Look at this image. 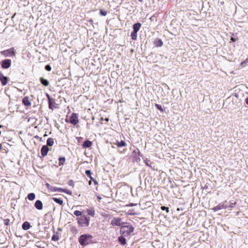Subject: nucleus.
Returning <instances> with one entry per match:
<instances>
[{
  "mask_svg": "<svg viewBox=\"0 0 248 248\" xmlns=\"http://www.w3.org/2000/svg\"><path fill=\"white\" fill-rule=\"evenodd\" d=\"M70 122L72 124L74 125H76L78 123V116L77 114L74 113L72 114L70 117Z\"/></svg>",
  "mask_w": 248,
  "mask_h": 248,
  "instance_id": "nucleus-6",
  "label": "nucleus"
},
{
  "mask_svg": "<svg viewBox=\"0 0 248 248\" xmlns=\"http://www.w3.org/2000/svg\"><path fill=\"white\" fill-rule=\"evenodd\" d=\"M1 127H2V125H0V128H1Z\"/></svg>",
  "mask_w": 248,
  "mask_h": 248,
  "instance_id": "nucleus-50",
  "label": "nucleus"
},
{
  "mask_svg": "<svg viewBox=\"0 0 248 248\" xmlns=\"http://www.w3.org/2000/svg\"><path fill=\"white\" fill-rule=\"evenodd\" d=\"M74 214L76 216H79L81 215V212L80 211H78V210L75 211L74 212Z\"/></svg>",
  "mask_w": 248,
  "mask_h": 248,
  "instance_id": "nucleus-31",
  "label": "nucleus"
},
{
  "mask_svg": "<svg viewBox=\"0 0 248 248\" xmlns=\"http://www.w3.org/2000/svg\"><path fill=\"white\" fill-rule=\"evenodd\" d=\"M22 102L24 105L27 107L30 106L31 105V103L29 100V97L28 96H26L23 99Z\"/></svg>",
  "mask_w": 248,
  "mask_h": 248,
  "instance_id": "nucleus-12",
  "label": "nucleus"
},
{
  "mask_svg": "<svg viewBox=\"0 0 248 248\" xmlns=\"http://www.w3.org/2000/svg\"><path fill=\"white\" fill-rule=\"evenodd\" d=\"M45 69L48 71H50L51 70V67L49 65H46L45 66Z\"/></svg>",
  "mask_w": 248,
  "mask_h": 248,
  "instance_id": "nucleus-34",
  "label": "nucleus"
},
{
  "mask_svg": "<svg viewBox=\"0 0 248 248\" xmlns=\"http://www.w3.org/2000/svg\"><path fill=\"white\" fill-rule=\"evenodd\" d=\"M231 40L233 42L235 41V39L232 37L231 38Z\"/></svg>",
  "mask_w": 248,
  "mask_h": 248,
  "instance_id": "nucleus-46",
  "label": "nucleus"
},
{
  "mask_svg": "<svg viewBox=\"0 0 248 248\" xmlns=\"http://www.w3.org/2000/svg\"><path fill=\"white\" fill-rule=\"evenodd\" d=\"M8 78L7 77L4 76L3 74L0 72V81L3 86H5L7 83Z\"/></svg>",
  "mask_w": 248,
  "mask_h": 248,
  "instance_id": "nucleus-9",
  "label": "nucleus"
},
{
  "mask_svg": "<svg viewBox=\"0 0 248 248\" xmlns=\"http://www.w3.org/2000/svg\"><path fill=\"white\" fill-rule=\"evenodd\" d=\"M47 145L48 146H52L54 144V139L52 138H48L47 140Z\"/></svg>",
  "mask_w": 248,
  "mask_h": 248,
  "instance_id": "nucleus-20",
  "label": "nucleus"
},
{
  "mask_svg": "<svg viewBox=\"0 0 248 248\" xmlns=\"http://www.w3.org/2000/svg\"><path fill=\"white\" fill-rule=\"evenodd\" d=\"M59 239L60 238L58 234H54L51 238L52 240L55 241H58Z\"/></svg>",
  "mask_w": 248,
  "mask_h": 248,
  "instance_id": "nucleus-28",
  "label": "nucleus"
},
{
  "mask_svg": "<svg viewBox=\"0 0 248 248\" xmlns=\"http://www.w3.org/2000/svg\"><path fill=\"white\" fill-rule=\"evenodd\" d=\"M147 165H148V163L146 162Z\"/></svg>",
  "mask_w": 248,
  "mask_h": 248,
  "instance_id": "nucleus-51",
  "label": "nucleus"
},
{
  "mask_svg": "<svg viewBox=\"0 0 248 248\" xmlns=\"http://www.w3.org/2000/svg\"><path fill=\"white\" fill-rule=\"evenodd\" d=\"M107 13L106 11H103V10H100V14L101 15V16H106Z\"/></svg>",
  "mask_w": 248,
  "mask_h": 248,
  "instance_id": "nucleus-32",
  "label": "nucleus"
},
{
  "mask_svg": "<svg viewBox=\"0 0 248 248\" xmlns=\"http://www.w3.org/2000/svg\"><path fill=\"white\" fill-rule=\"evenodd\" d=\"M93 236L89 234L81 235L78 239L81 246H86L92 243Z\"/></svg>",
  "mask_w": 248,
  "mask_h": 248,
  "instance_id": "nucleus-1",
  "label": "nucleus"
},
{
  "mask_svg": "<svg viewBox=\"0 0 248 248\" xmlns=\"http://www.w3.org/2000/svg\"><path fill=\"white\" fill-rule=\"evenodd\" d=\"M137 32H136V31H133L131 33V36L132 39L133 40H136V39H137Z\"/></svg>",
  "mask_w": 248,
  "mask_h": 248,
  "instance_id": "nucleus-26",
  "label": "nucleus"
},
{
  "mask_svg": "<svg viewBox=\"0 0 248 248\" xmlns=\"http://www.w3.org/2000/svg\"><path fill=\"white\" fill-rule=\"evenodd\" d=\"M90 217L85 216H81L78 219V223L81 227H87L89 225Z\"/></svg>",
  "mask_w": 248,
  "mask_h": 248,
  "instance_id": "nucleus-3",
  "label": "nucleus"
},
{
  "mask_svg": "<svg viewBox=\"0 0 248 248\" xmlns=\"http://www.w3.org/2000/svg\"><path fill=\"white\" fill-rule=\"evenodd\" d=\"M87 212L88 213V214L89 215L92 216V217H93L95 214L94 211L93 209H88L87 210Z\"/></svg>",
  "mask_w": 248,
  "mask_h": 248,
  "instance_id": "nucleus-25",
  "label": "nucleus"
},
{
  "mask_svg": "<svg viewBox=\"0 0 248 248\" xmlns=\"http://www.w3.org/2000/svg\"><path fill=\"white\" fill-rule=\"evenodd\" d=\"M49 191H51V192L58 191V192H61V191H63V190H62V188H58V187H56L55 186H51Z\"/></svg>",
  "mask_w": 248,
  "mask_h": 248,
  "instance_id": "nucleus-16",
  "label": "nucleus"
},
{
  "mask_svg": "<svg viewBox=\"0 0 248 248\" xmlns=\"http://www.w3.org/2000/svg\"><path fill=\"white\" fill-rule=\"evenodd\" d=\"M40 80L41 83L44 86H47L49 85V81L43 78H41Z\"/></svg>",
  "mask_w": 248,
  "mask_h": 248,
  "instance_id": "nucleus-17",
  "label": "nucleus"
},
{
  "mask_svg": "<svg viewBox=\"0 0 248 248\" xmlns=\"http://www.w3.org/2000/svg\"><path fill=\"white\" fill-rule=\"evenodd\" d=\"M2 149V145L1 144H0V151Z\"/></svg>",
  "mask_w": 248,
  "mask_h": 248,
  "instance_id": "nucleus-48",
  "label": "nucleus"
},
{
  "mask_svg": "<svg viewBox=\"0 0 248 248\" xmlns=\"http://www.w3.org/2000/svg\"><path fill=\"white\" fill-rule=\"evenodd\" d=\"M11 61L9 59H6L1 62V67L4 69H7L11 66Z\"/></svg>",
  "mask_w": 248,
  "mask_h": 248,
  "instance_id": "nucleus-7",
  "label": "nucleus"
},
{
  "mask_svg": "<svg viewBox=\"0 0 248 248\" xmlns=\"http://www.w3.org/2000/svg\"><path fill=\"white\" fill-rule=\"evenodd\" d=\"M155 44L157 46H161L163 45V42L160 39H157L155 41Z\"/></svg>",
  "mask_w": 248,
  "mask_h": 248,
  "instance_id": "nucleus-23",
  "label": "nucleus"
},
{
  "mask_svg": "<svg viewBox=\"0 0 248 248\" xmlns=\"http://www.w3.org/2000/svg\"><path fill=\"white\" fill-rule=\"evenodd\" d=\"M89 185H91V181H89Z\"/></svg>",
  "mask_w": 248,
  "mask_h": 248,
  "instance_id": "nucleus-49",
  "label": "nucleus"
},
{
  "mask_svg": "<svg viewBox=\"0 0 248 248\" xmlns=\"http://www.w3.org/2000/svg\"><path fill=\"white\" fill-rule=\"evenodd\" d=\"M52 200L55 202L56 203L62 205L63 204V201L60 199L56 198H52Z\"/></svg>",
  "mask_w": 248,
  "mask_h": 248,
  "instance_id": "nucleus-19",
  "label": "nucleus"
},
{
  "mask_svg": "<svg viewBox=\"0 0 248 248\" xmlns=\"http://www.w3.org/2000/svg\"><path fill=\"white\" fill-rule=\"evenodd\" d=\"M134 229L131 225L124 226L121 227L120 232L124 236H128L133 232Z\"/></svg>",
  "mask_w": 248,
  "mask_h": 248,
  "instance_id": "nucleus-2",
  "label": "nucleus"
},
{
  "mask_svg": "<svg viewBox=\"0 0 248 248\" xmlns=\"http://www.w3.org/2000/svg\"><path fill=\"white\" fill-rule=\"evenodd\" d=\"M155 107L158 109H159V110H160L161 111L163 112L164 109L163 108H162V106L159 104H155Z\"/></svg>",
  "mask_w": 248,
  "mask_h": 248,
  "instance_id": "nucleus-29",
  "label": "nucleus"
},
{
  "mask_svg": "<svg viewBox=\"0 0 248 248\" xmlns=\"http://www.w3.org/2000/svg\"><path fill=\"white\" fill-rule=\"evenodd\" d=\"M137 205V204H136V203L134 204L133 203H131L130 204L126 205V206H128V207H131V206H136Z\"/></svg>",
  "mask_w": 248,
  "mask_h": 248,
  "instance_id": "nucleus-37",
  "label": "nucleus"
},
{
  "mask_svg": "<svg viewBox=\"0 0 248 248\" xmlns=\"http://www.w3.org/2000/svg\"><path fill=\"white\" fill-rule=\"evenodd\" d=\"M68 185L69 186H73V181L72 180H70L68 182Z\"/></svg>",
  "mask_w": 248,
  "mask_h": 248,
  "instance_id": "nucleus-39",
  "label": "nucleus"
},
{
  "mask_svg": "<svg viewBox=\"0 0 248 248\" xmlns=\"http://www.w3.org/2000/svg\"><path fill=\"white\" fill-rule=\"evenodd\" d=\"M133 153L138 154V155H140V151L139 150H137V151L134 150L133 151Z\"/></svg>",
  "mask_w": 248,
  "mask_h": 248,
  "instance_id": "nucleus-41",
  "label": "nucleus"
},
{
  "mask_svg": "<svg viewBox=\"0 0 248 248\" xmlns=\"http://www.w3.org/2000/svg\"><path fill=\"white\" fill-rule=\"evenodd\" d=\"M48 148L47 145H44L42 146L41 150V155L43 156H45L47 155L48 151Z\"/></svg>",
  "mask_w": 248,
  "mask_h": 248,
  "instance_id": "nucleus-10",
  "label": "nucleus"
},
{
  "mask_svg": "<svg viewBox=\"0 0 248 248\" xmlns=\"http://www.w3.org/2000/svg\"><path fill=\"white\" fill-rule=\"evenodd\" d=\"M62 190L63 191H61V192H64L70 195H71L72 194V192L70 190L64 189L63 188H62Z\"/></svg>",
  "mask_w": 248,
  "mask_h": 248,
  "instance_id": "nucleus-27",
  "label": "nucleus"
},
{
  "mask_svg": "<svg viewBox=\"0 0 248 248\" xmlns=\"http://www.w3.org/2000/svg\"><path fill=\"white\" fill-rule=\"evenodd\" d=\"M35 207L38 210H42L43 208V203L40 200H37L35 203Z\"/></svg>",
  "mask_w": 248,
  "mask_h": 248,
  "instance_id": "nucleus-11",
  "label": "nucleus"
},
{
  "mask_svg": "<svg viewBox=\"0 0 248 248\" xmlns=\"http://www.w3.org/2000/svg\"><path fill=\"white\" fill-rule=\"evenodd\" d=\"M116 145L119 147H121L123 146H125L126 145V143L123 140L121 141H117Z\"/></svg>",
  "mask_w": 248,
  "mask_h": 248,
  "instance_id": "nucleus-18",
  "label": "nucleus"
},
{
  "mask_svg": "<svg viewBox=\"0 0 248 248\" xmlns=\"http://www.w3.org/2000/svg\"><path fill=\"white\" fill-rule=\"evenodd\" d=\"M35 195L34 193H31L28 194V198L29 200L32 201L35 199Z\"/></svg>",
  "mask_w": 248,
  "mask_h": 248,
  "instance_id": "nucleus-22",
  "label": "nucleus"
},
{
  "mask_svg": "<svg viewBox=\"0 0 248 248\" xmlns=\"http://www.w3.org/2000/svg\"><path fill=\"white\" fill-rule=\"evenodd\" d=\"M92 145V142L90 140H87L83 142L82 146L83 148H89L91 147Z\"/></svg>",
  "mask_w": 248,
  "mask_h": 248,
  "instance_id": "nucleus-14",
  "label": "nucleus"
},
{
  "mask_svg": "<svg viewBox=\"0 0 248 248\" xmlns=\"http://www.w3.org/2000/svg\"><path fill=\"white\" fill-rule=\"evenodd\" d=\"M227 208H228V206L225 204V202H224L222 203H219L218 205L214 207L212 209L214 211L216 212V211H217L222 209H226Z\"/></svg>",
  "mask_w": 248,
  "mask_h": 248,
  "instance_id": "nucleus-8",
  "label": "nucleus"
},
{
  "mask_svg": "<svg viewBox=\"0 0 248 248\" xmlns=\"http://www.w3.org/2000/svg\"><path fill=\"white\" fill-rule=\"evenodd\" d=\"M161 210H166V212H167V213H168V212H169V208H168V207H165V206H161Z\"/></svg>",
  "mask_w": 248,
  "mask_h": 248,
  "instance_id": "nucleus-35",
  "label": "nucleus"
},
{
  "mask_svg": "<svg viewBox=\"0 0 248 248\" xmlns=\"http://www.w3.org/2000/svg\"><path fill=\"white\" fill-rule=\"evenodd\" d=\"M46 187H47V188L49 190L50 189V187H51V186L48 183H46Z\"/></svg>",
  "mask_w": 248,
  "mask_h": 248,
  "instance_id": "nucleus-38",
  "label": "nucleus"
},
{
  "mask_svg": "<svg viewBox=\"0 0 248 248\" xmlns=\"http://www.w3.org/2000/svg\"><path fill=\"white\" fill-rule=\"evenodd\" d=\"M47 97L48 98V99H49V108H51V103H50V101L49 96H48V94L47 95Z\"/></svg>",
  "mask_w": 248,
  "mask_h": 248,
  "instance_id": "nucleus-42",
  "label": "nucleus"
},
{
  "mask_svg": "<svg viewBox=\"0 0 248 248\" xmlns=\"http://www.w3.org/2000/svg\"><path fill=\"white\" fill-rule=\"evenodd\" d=\"M72 231H73V232H77V230L74 227L72 228Z\"/></svg>",
  "mask_w": 248,
  "mask_h": 248,
  "instance_id": "nucleus-40",
  "label": "nucleus"
},
{
  "mask_svg": "<svg viewBox=\"0 0 248 248\" xmlns=\"http://www.w3.org/2000/svg\"><path fill=\"white\" fill-rule=\"evenodd\" d=\"M140 27H141V24L140 23H137L134 24L133 31L138 32L139 31Z\"/></svg>",
  "mask_w": 248,
  "mask_h": 248,
  "instance_id": "nucleus-15",
  "label": "nucleus"
},
{
  "mask_svg": "<svg viewBox=\"0 0 248 248\" xmlns=\"http://www.w3.org/2000/svg\"><path fill=\"white\" fill-rule=\"evenodd\" d=\"M22 227L24 230H28L31 227V226L29 222L25 221L22 224Z\"/></svg>",
  "mask_w": 248,
  "mask_h": 248,
  "instance_id": "nucleus-13",
  "label": "nucleus"
},
{
  "mask_svg": "<svg viewBox=\"0 0 248 248\" xmlns=\"http://www.w3.org/2000/svg\"><path fill=\"white\" fill-rule=\"evenodd\" d=\"M111 224L113 226H120L124 223L122 222V219L119 217H114L111 221Z\"/></svg>",
  "mask_w": 248,
  "mask_h": 248,
  "instance_id": "nucleus-5",
  "label": "nucleus"
},
{
  "mask_svg": "<svg viewBox=\"0 0 248 248\" xmlns=\"http://www.w3.org/2000/svg\"><path fill=\"white\" fill-rule=\"evenodd\" d=\"M85 173L91 179H93V178L91 176V172L90 170H86L85 171Z\"/></svg>",
  "mask_w": 248,
  "mask_h": 248,
  "instance_id": "nucleus-30",
  "label": "nucleus"
},
{
  "mask_svg": "<svg viewBox=\"0 0 248 248\" xmlns=\"http://www.w3.org/2000/svg\"><path fill=\"white\" fill-rule=\"evenodd\" d=\"M10 219H4V223L5 225H8L9 224Z\"/></svg>",
  "mask_w": 248,
  "mask_h": 248,
  "instance_id": "nucleus-33",
  "label": "nucleus"
},
{
  "mask_svg": "<svg viewBox=\"0 0 248 248\" xmlns=\"http://www.w3.org/2000/svg\"><path fill=\"white\" fill-rule=\"evenodd\" d=\"M0 53L5 57H9L12 55H15V49L14 47L3 51H1L0 52Z\"/></svg>",
  "mask_w": 248,
  "mask_h": 248,
  "instance_id": "nucleus-4",
  "label": "nucleus"
},
{
  "mask_svg": "<svg viewBox=\"0 0 248 248\" xmlns=\"http://www.w3.org/2000/svg\"><path fill=\"white\" fill-rule=\"evenodd\" d=\"M244 62H248V58L244 62L241 63V64H243Z\"/></svg>",
  "mask_w": 248,
  "mask_h": 248,
  "instance_id": "nucleus-44",
  "label": "nucleus"
},
{
  "mask_svg": "<svg viewBox=\"0 0 248 248\" xmlns=\"http://www.w3.org/2000/svg\"><path fill=\"white\" fill-rule=\"evenodd\" d=\"M119 241L123 245L126 244L125 239L122 236L119 237Z\"/></svg>",
  "mask_w": 248,
  "mask_h": 248,
  "instance_id": "nucleus-21",
  "label": "nucleus"
},
{
  "mask_svg": "<svg viewBox=\"0 0 248 248\" xmlns=\"http://www.w3.org/2000/svg\"><path fill=\"white\" fill-rule=\"evenodd\" d=\"M97 199H98L99 200H101V197H100V196H97Z\"/></svg>",
  "mask_w": 248,
  "mask_h": 248,
  "instance_id": "nucleus-47",
  "label": "nucleus"
},
{
  "mask_svg": "<svg viewBox=\"0 0 248 248\" xmlns=\"http://www.w3.org/2000/svg\"><path fill=\"white\" fill-rule=\"evenodd\" d=\"M235 204H236V202H232L230 203V205L229 206H228V207L233 208L234 207Z\"/></svg>",
  "mask_w": 248,
  "mask_h": 248,
  "instance_id": "nucleus-36",
  "label": "nucleus"
},
{
  "mask_svg": "<svg viewBox=\"0 0 248 248\" xmlns=\"http://www.w3.org/2000/svg\"><path fill=\"white\" fill-rule=\"evenodd\" d=\"M246 103L248 105V98H247L246 99Z\"/></svg>",
  "mask_w": 248,
  "mask_h": 248,
  "instance_id": "nucleus-45",
  "label": "nucleus"
},
{
  "mask_svg": "<svg viewBox=\"0 0 248 248\" xmlns=\"http://www.w3.org/2000/svg\"><path fill=\"white\" fill-rule=\"evenodd\" d=\"M92 180L93 181V183H94V184H95V185L97 184V181H96V180H95V179H94L93 178V179H92Z\"/></svg>",
  "mask_w": 248,
  "mask_h": 248,
  "instance_id": "nucleus-43",
  "label": "nucleus"
},
{
  "mask_svg": "<svg viewBox=\"0 0 248 248\" xmlns=\"http://www.w3.org/2000/svg\"><path fill=\"white\" fill-rule=\"evenodd\" d=\"M59 166L62 165H63V164L65 162V157H61L59 158Z\"/></svg>",
  "mask_w": 248,
  "mask_h": 248,
  "instance_id": "nucleus-24",
  "label": "nucleus"
}]
</instances>
